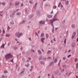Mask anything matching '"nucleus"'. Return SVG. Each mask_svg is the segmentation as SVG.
Instances as JSON below:
<instances>
[{"label":"nucleus","instance_id":"obj_1","mask_svg":"<svg viewBox=\"0 0 78 78\" xmlns=\"http://www.w3.org/2000/svg\"><path fill=\"white\" fill-rule=\"evenodd\" d=\"M58 14H59V13L58 12H57L54 16V19L52 20H49V24L51 23V24L53 26V23L54 22H55V21H56V20H58V21H59V19L57 18H56V16H57V15H58Z\"/></svg>","mask_w":78,"mask_h":78},{"label":"nucleus","instance_id":"obj_2","mask_svg":"<svg viewBox=\"0 0 78 78\" xmlns=\"http://www.w3.org/2000/svg\"><path fill=\"white\" fill-rule=\"evenodd\" d=\"M23 35V33L19 32H17L15 34V36H16V37H17L18 38H20V37H22Z\"/></svg>","mask_w":78,"mask_h":78},{"label":"nucleus","instance_id":"obj_3","mask_svg":"<svg viewBox=\"0 0 78 78\" xmlns=\"http://www.w3.org/2000/svg\"><path fill=\"white\" fill-rule=\"evenodd\" d=\"M12 57V55L11 54L9 53L5 55V58L6 59H9Z\"/></svg>","mask_w":78,"mask_h":78},{"label":"nucleus","instance_id":"obj_4","mask_svg":"<svg viewBox=\"0 0 78 78\" xmlns=\"http://www.w3.org/2000/svg\"><path fill=\"white\" fill-rule=\"evenodd\" d=\"M61 6V9L62 10V11H63L64 10V8L63 7V5L61 4V2H60L59 4L58 5V7H59V6Z\"/></svg>","mask_w":78,"mask_h":78},{"label":"nucleus","instance_id":"obj_5","mask_svg":"<svg viewBox=\"0 0 78 78\" xmlns=\"http://www.w3.org/2000/svg\"><path fill=\"white\" fill-rule=\"evenodd\" d=\"M76 32H74L73 33V34L72 37V39H76Z\"/></svg>","mask_w":78,"mask_h":78},{"label":"nucleus","instance_id":"obj_6","mask_svg":"<svg viewBox=\"0 0 78 78\" xmlns=\"http://www.w3.org/2000/svg\"><path fill=\"white\" fill-rule=\"evenodd\" d=\"M17 45L20 46V45H22V43L19 42V41H17Z\"/></svg>","mask_w":78,"mask_h":78},{"label":"nucleus","instance_id":"obj_7","mask_svg":"<svg viewBox=\"0 0 78 78\" xmlns=\"http://www.w3.org/2000/svg\"><path fill=\"white\" fill-rule=\"evenodd\" d=\"M44 41H45V38H42L41 39V41L42 43H44Z\"/></svg>","mask_w":78,"mask_h":78},{"label":"nucleus","instance_id":"obj_8","mask_svg":"<svg viewBox=\"0 0 78 78\" xmlns=\"http://www.w3.org/2000/svg\"><path fill=\"white\" fill-rule=\"evenodd\" d=\"M47 17L49 18V19H50V18H52V15H47Z\"/></svg>","mask_w":78,"mask_h":78},{"label":"nucleus","instance_id":"obj_9","mask_svg":"<svg viewBox=\"0 0 78 78\" xmlns=\"http://www.w3.org/2000/svg\"><path fill=\"white\" fill-rule=\"evenodd\" d=\"M39 23H40V24H44L45 22L43 21H41L39 22Z\"/></svg>","mask_w":78,"mask_h":78},{"label":"nucleus","instance_id":"obj_10","mask_svg":"<svg viewBox=\"0 0 78 78\" xmlns=\"http://www.w3.org/2000/svg\"><path fill=\"white\" fill-rule=\"evenodd\" d=\"M71 28H73V29L75 28V24H72Z\"/></svg>","mask_w":78,"mask_h":78},{"label":"nucleus","instance_id":"obj_11","mask_svg":"<svg viewBox=\"0 0 78 78\" xmlns=\"http://www.w3.org/2000/svg\"><path fill=\"white\" fill-rule=\"evenodd\" d=\"M36 6H34L32 12H33L35 10H36Z\"/></svg>","mask_w":78,"mask_h":78},{"label":"nucleus","instance_id":"obj_12","mask_svg":"<svg viewBox=\"0 0 78 78\" xmlns=\"http://www.w3.org/2000/svg\"><path fill=\"white\" fill-rule=\"evenodd\" d=\"M75 47V44L74 43L72 45V48H74Z\"/></svg>","mask_w":78,"mask_h":78},{"label":"nucleus","instance_id":"obj_13","mask_svg":"<svg viewBox=\"0 0 78 78\" xmlns=\"http://www.w3.org/2000/svg\"><path fill=\"white\" fill-rule=\"evenodd\" d=\"M19 4V2H16L15 3V6H17Z\"/></svg>","mask_w":78,"mask_h":78},{"label":"nucleus","instance_id":"obj_14","mask_svg":"<svg viewBox=\"0 0 78 78\" xmlns=\"http://www.w3.org/2000/svg\"><path fill=\"white\" fill-rule=\"evenodd\" d=\"M33 16H34V15L33 14H32L31 15H30L29 17V19H31L33 17Z\"/></svg>","mask_w":78,"mask_h":78},{"label":"nucleus","instance_id":"obj_15","mask_svg":"<svg viewBox=\"0 0 78 78\" xmlns=\"http://www.w3.org/2000/svg\"><path fill=\"white\" fill-rule=\"evenodd\" d=\"M10 36V34H6V37H9Z\"/></svg>","mask_w":78,"mask_h":78},{"label":"nucleus","instance_id":"obj_16","mask_svg":"<svg viewBox=\"0 0 78 78\" xmlns=\"http://www.w3.org/2000/svg\"><path fill=\"white\" fill-rule=\"evenodd\" d=\"M14 14L12 13V14L10 15V17L12 18L14 17Z\"/></svg>","mask_w":78,"mask_h":78},{"label":"nucleus","instance_id":"obj_17","mask_svg":"<svg viewBox=\"0 0 78 78\" xmlns=\"http://www.w3.org/2000/svg\"><path fill=\"white\" fill-rule=\"evenodd\" d=\"M46 39H48V36H49L48 34H46Z\"/></svg>","mask_w":78,"mask_h":78},{"label":"nucleus","instance_id":"obj_18","mask_svg":"<svg viewBox=\"0 0 78 78\" xmlns=\"http://www.w3.org/2000/svg\"><path fill=\"white\" fill-rule=\"evenodd\" d=\"M2 78H7V76H5V75H2Z\"/></svg>","mask_w":78,"mask_h":78},{"label":"nucleus","instance_id":"obj_19","mask_svg":"<svg viewBox=\"0 0 78 78\" xmlns=\"http://www.w3.org/2000/svg\"><path fill=\"white\" fill-rule=\"evenodd\" d=\"M25 23V20H23V21H21L20 23V24H23V23Z\"/></svg>","mask_w":78,"mask_h":78},{"label":"nucleus","instance_id":"obj_20","mask_svg":"<svg viewBox=\"0 0 78 78\" xmlns=\"http://www.w3.org/2000/svg\"><path fill=\"white\" fill-rule=\"evenodd\" d=\"M10 23H11L12 25H13L14 23V21L12 20L10 22Z\"/></svg>","mask_w":78,"mask_h":78},{"label":"nucleus","instance_id":"obj_21","mask_svg":"<svg viewBox=\"0 0 78 78\" xmlns=\"http://www.w3.org/2000/svg\"><path fill=\"white\" fill-rule=\"evenodd\" d=\"M16 15H17V16H20V12H17L16 13Z\"/></svg>","mask_w":78,"mask_h":78},{"label":"nucleus","instance_id":"obj_22","mask_svg":"<svg viewBox=\"0 0 78 78\" xmlns=\"http://www.w3.org/2000/svg\"><path fill=\"white\" fill-rule=\"evenodd\" d=\"M38 54L39 55H41V51L39 50H38Z\"/></svg>","mask_w":78,"mask_h":78},{"label":"nucleus","instance_id":"obj_23","mask_svg":"<svg viewBox=\"0 0 78 78\" xmlns=\"http://www.w3.org/2000/svg\"><path fill=\"white\" fill-rule=\"evenodd\" d=\"M53 27V29H52V32L53 33H54V26H53V25H52Z\"/></svg>","mask_w":78,"mask_h":78},{"label":"nucleus","instance_id":"obj_24","mask_svg":"<svg viewBox=\"0 0 78 78\" xmlns=\"http://www.w3.org/2000/svg\"><path fill=\"white\" fill-rule=\"evenodd\" d=\"M69 1H67L66 2V5H68L69 4Z\"/></svg>","mask_w":78,"mask_h":78},{"label":"nucleus","instance_id":"obj_25","mask_svg":"<svg viewBox=\"0 0 78 78\" xmlns=\"http://www.w3.org/2000/svg\"><path fill=\"white\" fill-rule=\"evenodd\" d=\"M18 48H17V47H14L13 48V49H14V50H16V49H18Z\"/></svg>","mask_w":78,"mask_h":78},{"label":"nucleus","instance_id":"obj_26","mask_svg":"<svg viewBox=\"0 0 78 78\" xmlns=\"http://www.w3.org/2000/svg\"><path fill=\"white\" fill-rule=\"evenodd\" d=\"M53 9H56V5H54L53 7Z\"/></svg>","mask_w":78,"mask_h":78},{"label":"nucleus","instance_id":"obj_27","mask_svg":"<svg viewBox=\"0 0 78 78\" xmlns=\"http://www.w3.org/2000/svg\"><path fill=\"white\" fill-rule=\"evenodd\" d=\"M61 72H64V69H63L61 70Z\"/></svg>","mask_w":78,"mask_h":78},{"label":"nucleus","instance_id":"obj_28","mask_svg":"<svg viewBox=\"0 0 78 78\" xmlns=\"http://www.w3.org/2000/svg\"><path fill=\"white\" fill-rule=\"evenodd\" d=\"M78 63H77L76 65V68L78 69Z\"/></svg>","mask_w":78,"mask_h":78},{"label":"nucleus","instance_id":"obj_29","mask_svg":"<svg viewBox=\"0 0 78 78\" xmlns=\"http://www.w3.org/2000/svg\"><path fill=\"white\" fill-rule=\"evenodd\" d=\"M25 12H28V11H27V8H26L25 9Z\"/></svg>","mask_w":78,"mask_h":78},{"label":"nucleus","instance_id":"obj_30","mask_svg":"<svg viewBox=\"0 0 78 78\" xmlns=\"http://www.w3.org/2000/svg\"><path fill=\"white\" fill-rule=\"evenodd\" d=\"M51 53V51H48L47 52L48 55V54H49V53Z\"/></svg>","mask_w":78,"mask_h":78},{"label":"nucleus","instance_id":"obj_31","mask_svg":"<svg viewBox=\"0 0 78 78\" xmlns=\"http://www.w3.org/2000/svg\"><path fill=\"white\" fill-rule=\"evenodd\" d=\"M33 68V66H31V69H30V72H31L32 71V69Z\"/></svg>","mask_w":78,"mask_h":78},{"label":"nucleus","instance_id":"obj_32","mask_svg":"<svg viewBox=\"0 0 78 78\" xmlns=\"http://www.w3.org/2000/svg\"><path fill=\"white\" fill-rule=\"evenodd\" d=\"M44 36V34L42 33L41 34V37H43Z\"/></svg>","mask_w":78,"mask_h":78},{"label":"nucleus","instance_id":"obj_33","mask_svg":"<svg viewBox=\"0 0 78 78\" xmlns=\"http://www.w3.org/2000/svg\"><path fill=\"white\" fill-rule=\"evenodd\" d=\"M7 28H8V31L9 30V29H10L11 28H10V27L9 26H8L7 27Z\"/></svg>","mask_w":78,"mask_h":78},{"label":"nucleus","instance_id":"obj_34","mask_svg":"<svg viewBox=\"0 0 78 78\" xmlns=\"http://www.w3.org/2000/svg\"><path fill=\"white\" fill-rule=\"evenodd\" d=\"M78 61V58H75V60H74V61L75 62H76V61Z\"/></svg>","mask_w":78,"mask_h":78},{"label":"nucleus","instance_id":"obj_35","mask_svg":"<svg viewBox=\"0 0 78 78\" xmlns=\"http://www.w3.org/2000/svg\"><path fill=\"white\" fill-rule=\"evenodd\" d=\"M57 61V59H55V60H54V62L55 63V62H56Z\"/></svg>","mask_w":78,"mask_h":78},{"label":"nucleus","instance_id":"obj_36","mask_svg":"<svg viewBox=\"0 0 78 78\" xmlns=\"http://www.w3.org/2000/svg\"><path fill=\"white\" fill-rule=\"evenodd\" d=\"M65 22H66V20H64L63 21H62V23L64 24V23H65Z\"/></svg>","mask_w":78,"mask_h":78},{"label":"nucleus","instance_id":"obj_37","mask_svg":"<svg viewBox=\"0 0 78 78\" xmlns=\"http://www.w3.org/2000/svg\"><path fill=\"white\" fill-rule=\"evenodd\" d=\"M3 11H0V14H3Z\"/></svg>","mask_w":78,"mask_h":78},{"label":"nucleus","instance_id":"obj_38","mask_svg":"<svg viewBox=\"0 0 78 78\" xmlns=\"http://www.w3.org/2000/svg\"><path fill=\"white\" fill-rule=\"evenodd\" d=\"M25 66H26L27 67H28L29 66V64L27 63V65H25Z\"/></svg>","mask_w":78,"mask_h":78},{"label":"nucleus","instance_id":"obj_39","mask_svg":"<svg viewBox=\"0 0 78 78\" xmlns=\"http://www.w3.org/2000/svg\"><path fill=\"white\" fill-rule=\"evenodd\" d=\"M62 67H64V68H66V65H63L62 66Z\"/></svg>","mask_w":78,"mask_h":78},{"label":"nucleus","instance_id":"obj_40","mask_svg":"<svg viewBox=\"0 0 78 78\" xmlns=\"http://www.w3.org/2000/svg\"><path fill=\"white\" fill-rule=\"evenodd\" d=\"M11 30H12V29L10 28V29H9V30H8V31L9 32H11Z\"/></svg>","mask_w":78,"mask_h":78},{"label":"nucleus","instance_id":"obj_41","mask_svg":"<svg viewBox=\"0 0 78 78\" xmlns=\"http://www.w3.org/2000/svg\"><path fill=\"white\" fill-rule=\"evenodd\" d=\"M64 43L65 44H66V39H65L64 41Z\"/></svg>","mask_w":78,"mask_h":78},{"label":"nucleus","instance_id":"obj_42","mask_svg":"<svg viewBox=\"0 0 78 78\" xmlns=\"http://www.w3.org/2000/svg\"><path fill=\"white\" fill-rule=\"evenodd\" d=\"M29 3H30V4H32L33 3V2H32L31 1H29Z\"/></svg>","mask_w":78,"mask_h":78},{"label":"nucleus","instance_id":"obj_43","mask_svg":"<svg viewBox=\"0 0 78 78\" xmlns=\"http://www.w3.org/2000/svg\"><path fill=\"white\" fill-rule=\"evenodd\" d=\"M63 60H66V58L65 57H64L63 58Z\"/></svg>","mask_w":78,"mask_h":78},{"label":"nucleus","instance_id":"obj_44","mask_svg":"<svg viewBox=\"0 0 78 78\" xmlns=\"http://www.w3.org/2000/svg\"><path fill=\"white\" fill-rule=\"evenodd\" d=\"M71 74H72V72H70L69 73L68 75V76H70V75Z\"/></svg>","mask_w":78,"mask_h":78},{"label":"nucleus","instance_id":"obj_45","mask_svg":"<svg viewBox=\"0 0 78 78\" xmlns=\"http://www.w3.org/2000/svg\"><path fill=\"white\" fill-rule=\"evenodd\" d=\"M40 63L42 64H44V62L42 61H41L40 62Z\"/></svg>","mask_w":78,"mask_h":78},{"label":"nucleus","instance_id":"obj_46","mask_svg":"<svg viewBox=\"0 0 78 78\" xmlns=\"http://www.w3.org/2000/svg\"><path fill=\"white\" fill-rule=\"evenodd\" d=\"M23 6V3H21V6L22 7V6Z\"/></svg>","mask_w":78,"mask_h":78},{"label":"nucleus","instance_id":"obj_47","mask_svg":"<svg viewBox=\"0 0 78 78\" xmlns=\"http://www.w3.org/2000/svg\"><path fill=\"white\" fill-rule=\"evenodd\" d=\"M8 73V71L6 70L4 71V73Z\"/></svg>","mask_w":78,"mask_h":78},{"label":"nucleus","instance_id":"obj_48","mask_svg":"<svg viewBox=\"0 0 78 78\" xmlns=\"http://www.w3.org/2000/svg\"><path fill=\"white\" fill-rule=\"evenodd\" d=\"M5 33V30H3L2 31V33L3 34Z\"/></svg>","mask_w":78,"mask_h":78},{"label":"nucleus","instance_id":"obj_49","mask_svg":"<svg viewBox=\"0 0 78 78\" xmlns=\"http://www.w3.org/2000/svg\"><path fill=\"white\" fill-rule=\"evenodd\" d=\"M23 72H24V71L23 70L22 71H21V72H20V73H21V74L23 73Z\"/></svg>","mask_w":78,"mask_h":78},{"label":"nucleus","instance_id":"obj_50","mask_svg":"<svg viewBox=\"0 0 78 78\" xmlns=\"http://www.w3.org/2000/svg\"><path fill=\"white\" fill-rule=\"evenodd\" d=\"M0 16L1 17H3V14H0Z\"/></svg>","mask_w":78,"mask_h":78},{"label":"nucleus","instance_id":"obj_51","mask_svg":"<svg viewBox=\"0 0 78 78\" xmlns=\"http://www.w3.org/2000/svg\"><path fill=\"white\" fill-rule=\"evenodd\" d=\"M3 39V38H0V42H1V41H2V40Z\"/></svg>","mask_w":78,"mask_h":78},{"label":"nucleus","instance_id":"obj_52","mask_svg":"<svg viewBox=\"0 0 78 78\" xmlns=\"http://www.w3.org/2000/svg\"><path fill=\"white\" fill-rule=\"evenodd\" d=\"M5 47V45H4V44H3L2 45V46H1L2 48H3V47Z\"/></svg>","mask_w":78,"mask_h":78},{"label":"nucleus","instance_id":"obj_53","mask_svg":"<svg viewBox=\"0 0 78 78\" xmlns=\"http://www.w3.org/2000/svg\"><path fill=\"white\" fill-rule=\"evenodd\" d=\"M54 74L56 75L57 74V72L56 71H55L54 72Z\"/></svg>","mask_w":78,"mask_h":78},{"label":"nucleus","instance_id":"obj_54","mask_svg":"<svg viewBox=\"0 0 78 78\" xmlns=\"http://www.w3.org/2000/svg\"><path fill=\"white\" fill-rule=\"evenodd\" d=\"M2 4L3 5H5V2H3L2 3Z\"/></svg>","mask_w":78,"mask_h":78},{"label":"nucleus","instance_id":"obj_55","mask_svg":"<svg viewBox=\"0 0 78 78\" xmlns=\"http://www.w3.org/2000/svg\"><path fill=\"white\" fill-rule=\"evenodd\" d=\"M37 3H36L35 4V6H36V5H37Z\"/></svg>","mask_w":78,"mask_h":78},{"label":"nucleus","instance_id":"obj_56","mask_svg":"<svg viewBox=\"0 0 78 78\" xmlns=\"http://www.w3.org/2000/svg\"><path fill=\"white\" fill-rule=\"evenodd\" d=\"M70 56H71V55H68V58H69V57H70Z\"/></svg>","mask_w":78,"mask_h":78},{"label":"nucleus","instance_id":"obj_57","mask_svg":"<svg viewBox=\"0 0 78 78\" xmlns=\"http://www.w3.org/2000/svg\"><path fill=\"white\" fill-rule=\"evenodd\" d=\"M22 53V54H23H23H25V51H23Z\"/></svg>","mask_w":78,"mask_h":78},{"label":"nucleus","instance_id":"obj_58","mask_svg":"<svg viewBox=\"0 0 78 78\" xmlns=\"http://www.w3.org/2000/svg\"><path fill=\"white\" fill-rule=\"evenodd\" d=\"M12 2H11L10 3V6H11V5H12Z\"/></svg>","mask_w":78,"mask_h":78},{"label":"nucleus","instance_id":"obj_59","mask_svg":"<svg viewBox=\"0 0 78 78\" xmlns=\"http://www.w3.org/2000/svg\"><path fill=\"white\" fill-rule=\"evenodd\" d=\"M52 64H53V62H52L51 63H50V66H51V65H52Z\"/></svg>","mask_w":78,"mask_h":78},{"label":"nucleus","instance_id":"obj_60","mask_svg":"<svg viewBox=\"0 0 78 78\" xmlns=\"http://www.w3.org/2000/svg\"><path fill=\"white\" fill-rule=\"evenodd\" d=\"M39 33H40V31L38 30L37 32V34H39Z\"/></svg>","mask_w":78,"mask_h":78},{"label":"nucleus","instance_id":"obj_61","mask_svg":"<svg viewBox=\"0 0 78 78\" xmlns=\"http://www.w3.org/2000/svg\"><path fill=\"white\" fill-rule=\"evenodd\" d=\"M11 62H13V59H12V60H10Z\"/></svg>","mask_w":78,"mask_h":78},{"label":"nucleus","instance_id":"obj_62","mask_svg":"<svg viewBox=\"0 0 78 78\" xmlns=\"http://www.w3.org/2000/svg\"><path fill=\"white\" fill-rule=\"evenodd\" d=\"M48 58L49 59H51V57H48Z\"/></svg>","mask_w":78,"mask_h":78},{"label":"nucleus","instance_id":"obj_63","mask_svg":"<svg viewBox=\"0 0 78 78\" xmlns=\"http://www.w3.org/2000/svg\"><path fill=\"white\" fill-rule=\"evenodd\" d=\"M1 36H4V35H3V34H1Z\"/></svg>","mask_w":78,"mask_h":78},{"label":"nucleus","instance_id":"obj_64","mask_svg":"<svg viewBox=\"0 0 78 78\" xmlns=\"http://www.w3.org/2000/svg\"><path fill=\"white\" fill-rule=\"evenodd\" d=\"M39 59H42V57H41L39 58Z\"/></svg>","mask_w":78,"mask_h":78}]
</instances>
